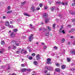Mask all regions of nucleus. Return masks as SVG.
Wrapping results in <instances>:
<instances>
[{"mask_svg": "<svg viewBox=\"0 0 75 75\" xmlns=\"http://www.w3.org/2000/svg\"><path fill=\"white\" fill-rule=\"evenodd\" d=\"M43 31H46L47 32H48V31H51V28H50V26H47L46 28H43Z\"/></svg>", "mask_w": 75, "mask_h": 75, "instance_id": "nucleus-1", "label": "nucleus"}, {"mask_svg": "<svg viewBox=\"0 0 75 75\" xmlns=\"http://www.w3.org/2000/svg\"><path fill=\"white\" fill-rule=\"evenodd\" d=\"M45 32V35L46 37H48L50 35V33L48 31L46 32V31H44Z\"/></svg>", "mask_w": 75, "mask_h": 75, "instance_id": "nucleus-2", "label": "nucleus"}, {"mask_svg": "<svg viewBox=\"0 0 75 75\" xmlns=\"http://www.w3.org/2000/svg\"><path fill=\"white\" fill-rule=\"evenodd\" d=\"M33 35H31L29 37V41L31 42V40L33 39Z\"/></svg>", "mask_w": 75, "mask_h": 75, "instance_id": "nucleus-3", "label": "nucleus"}, {"mask_svg": "<svg viewBox=\"0 0 75 75\" xmlns=\"http://www.w3.org/2000/svg\"><path fill=\"white\" fill-rule=\"evenodd\" d=\"M30 9L33 12H34V11H35V7H34V6H32L31 7Z\"/></svg>", "mask_w": 75, "mask_h": 75, "instance_id": "nucleus-4", "label": "nucleus"}, {"mask_svg": "<svg viewBox=\"0 0 75 75\" xmlns=\"http://www.w3.org/2000/svg\"><path fill=\"white\" fill-rule=\"evenodd\" d=\"M74 31H75V28H72L71 30L69 31V33H73V32H74Z\"/></svg>", "mask_w": 75, "mask_h": 75, "instance_id": "nucleus-5", "label": "nucleus"}, {"mask_svg": "<svg viewBox=\"0 0 75 75\" xmlns=\"http://www.w3.org/2000/svg\"><path fill=\"white\" fill-rule=\"evenodd\" d=\"M10 36L12 38H14V37H15V34H14V33L12 32L11 33Z\"/></svg>", "mask_w": 75, "mask_h": 75, "instance_id": "nucleus-6", "label": "nucleus"}, {"mask_svg": "<svg viewBox=\"0 0 75 75\" xmlns=\"http://www.w3.org/2000/svg\"><path fill=\"white\" fill-rule=\"evenodd\" d=\"M47 63L48 64H51V62L50 61H51V59L50 58H48L47 59Z\"/></svg>", "mask_w": 75, "mask_h": 75, "instance_id": "nucleus-7", "label": "nucleus"}, {"mask_svg": "<svg viewBox=\"0 0 75 75\" xmlns=\"http://www.w3.org/2000/svg\"><path fill=\"white\" fill-rule=\"evenodd\" d=\"M27 70V69L25 68L22 69H21V72H24Z\"/></svg>", "mask_w": 75, "mask_h": 75, "instance_id": "nucleus-8", "label": "nucleus"}, {"mask_svg": "<svg viewBox=\"0 0 75 75\" xmlns=\"http://www.w3.org/2000/svg\"><path fill=\"white\" fill-rule=\"evenodd\" d=\"M71 54L72 55H75V51L73 50L71 51Z\"/></svg>", "mask_w": 75, "mask_h": 75, "instance_id": "nucleus-9", "label": "nucleus"}, {"mask_svg": "<svg viewBox=\"0 0 75 75\" xmlns=\"http://www.w3.org/2000/svg\"><path fill=\"white\" fill-rule=\"evenodd\" d=\"M36 58H38L36 59L37 60H39V59H40V54H37L36 57Z\"/></svg>", "mask_w": 75, "mask_h": 75, "instance_id": "nucleus-10", "label": "nucleus"}, {"mask_svg": "<svg viewBox=\"0 0 75 75\" xmlns=\"http://www.w3.org/2000/svg\"><path fill=\"white\" fill-rule=\"evenodd\" d=\"M47 16H48V15L47 13H44L43 14V17L44 18L47 17Z\"/></svg>", "mask_w": 75, "mask_h": 75, "instance_id": "nucleus-11", "label": "nucleus"}, {"mask_svg": "<svg viewBox=\"0 0 75 75\" xmlns=\"http://www.w3.org/2000/svg\"><path fill=\"white\" fill-rule=\"evenodd\" d=\"M11 42L12 45H14V44H16V42L14 40H12L11 41Z\"/></svg>", "mask_w": 75, "mask_h": 75, "instance_id": "nucleus-12", "label": "nucleus"}, {"mask_svg": "<svg viewBox=\"0 0 75 75\" xmlns=\"http://www.w3.org/2000/svg\"><path fill=\"white\" fill-rule=\"evenodd\" d=\"M50 67L49 66H47L45 67V69H47V70H48V71H50Z\"/></svg>", "mask_w": 75, "mask_h": 75, "instance_id": "nucleus-13", "label": "nucleus"}, {"mask_svg": "<svg viewBox=\"0 0 75 75\" xmlns=\"http://www.w3.org/2000/svg\"><path fill=\"white\" fill-rule=\"evenodd\" d=\"M5 25H6V26H8V25H9V22L6 21V23Z\"/></svg>", "mask_w": 75, "mask_h": 75, "instance_id": "nucleus-14", "label": "nucleus"}, {"mask_svg": "<svg viewBox=\"0 0 75 75\" xmlns=\"http://www.w3.org/2000/svg\"><path fill=\"white\" fill-rule=\"evenodd\" d=\"M61 68L62 69H65V66L64 65H62L61 66Z\"/></svg>", "mask_w": 75, "mask_h": 75, "instance_id": "nucleus-15", "label": "nucleus"}, {"mask_svg": "<svg viewBox=\"0 0 75 75\" xmlns=\"http://www.w3.org/2000/svg\"><path fill=\"white\" fill-rule=\"evenodd\" d=\"M24 15L25 16H28V17H29L30 16L29 14L27 13H24Z\"/></svg>", "mask_w": 75, "mask_h": 75, "instance_id": "nucleus-16", "label": "nucleus"}, {"mask_svg": "<svg viewBox=\"0 0 75 75\" xmlns=\"http://www.w3.org/2000/svg\"><path fill=\"white\" fill-rule=\"evenodd\" d=\"M49 21V20L48 19H47L45 20V23H46V24H47V23H48Z\"/></svg>", "mask_w": 75, "mask_h": 75, "instance_id": "nucleus-17", "label": "nucleus"}, {"mask_svg": "<svg viewBox=\"0 0 75 75\" xmlns=\"http://www.w3.org/2000/svg\"><path fill=\"white\" fill-rule=\"evenodd\" d=\"M25 50L23 49L21 51V54H24Z\"/></svg>", "mask_w": 75, "mask_h": 75, "instance_id": "nucleus-18", "label": "nucleus"}, {"mask_svg": "<svg viewBox=\"0 0 75 75\" xmlns=\"http://www.w3.org/2000/svg\"><path fill=\"white\" fill-rule=\"evenodd\" d=\"M34 65H37L38 63H37V62L36 61H35L34 62Z\"/></svg>", "mask_w": 75, "mask_h": 75, "instance_id": "nucleus-19", "label": "nucleus"}, {"mask_svg": "<svg viewBox=\"0 0 75 75\" xmlns=\"http://www.w3.org/2000/svg\"><path fill=\"white\" fill-rule=\"evenodd\" d=\"M55 70L57 72H59L60 71V70L59 68L56 69Z\"/></svg>", "mask_w": 75, "mask_h": 75, "instance_id": "nucleus-20", "label": "nucleus"}, {"mask_svg": "<svg viewBox=\"0 0 75 75\" xmlns=\"http://www.w3.org/2000/svg\"><path fill=\"white\" fill-rule=\"evenodd\" d=\"M56 4H61V2L60 1H58L56 2Z\"/></svg>", "mask_w": 75, "mask_h": 75, "instance_id": "nucleus-21", "label": "nucleus"}, {"mask_svg": "<svg viewBox=\"0 0 75 75\" xmlns=\"http://www.w3.org/2000/svg\"><path fill=\"white\" fill-rule=\"evenodd\" d=\"M17 29H15L13 30V32L14 33H16V32H17Z\"/></svg>", "mask_w": 75, "mask_h": 75, "instance_id": "nucleus-22", "label": "nucleus"}, {"mask_svg": "<svg viewBox=\"0 0 75 75\" xmlns=\"http://www.w3.org/2000/svg\"><path fill=\"white\" fill-rule=\"evenodd\" d=\"M12 11H8L6 13L8 14H9V13H12Z\"/></svg>", "mask_w": 75, "mask_h": 75, "instance_id": "nucleus-23", "label": "nucleus"}, {"mask_svg": "<svg viewBox=\"0 0 75 75\" xmlns=\"http://www.w3.org/2000/svg\"><path fill=\"white\" fill-rule=\"evenodd\" d=\"M1 44L3 45L4 44V41H2L1 42Z\"/></svg>", "mask_w": 75, "mask_h": 75, "instance_id": "nucleus-24", "label": "nucleus"}, {"mask_svg": "<svg viewBox=\"0 0 75 75\" xmlns=\"http://www.w3.org/2000/svg\"><path fill=\"white\" fill-rule=\"evenodd\" d=\"M36 10L37 11L39 10L40 9V7H39V6H38L36 8Z\"/></svg>", "mask_w": 75, "mask_h": 75, "instance_id": "nucleus-25", "label": "nucleus"}, {"mask_svg": "<svg viewBox=\"0 0 75 75\" xmlns=\"http://www.w3.org/2000/svg\"><path fill=\"white\" fill-rule=\"evenodd\" d=\"M50 70L49 71H52L53 69V68H52V67H50Z\"/></svg>", "mask_w": 75, "mask_h": 75, "instance_id": "nucleus-26", "label": "nucleus"}, {"mask_svg": "<svg viewBox=\"0 0 75 75\" xmlns=\"http://www.w3.org/2000/svg\"><path fill=\"white\" fill-rule=\"evenodd\" d=\"M67 60L68 62H70V61H71V59L69 58H67Z\"/></svg>", "mask_w": 75, "mask_h": 75, "instance_id": "nucleus-27", "label": "nucleus"}, {"mask_svg": "<svg viewBox=\"0 0 75 75\" xmlns=\"http://www.w3.org/2000/svg\"><path fill=\"white\" fill-rule=\"evenodd\" d=\"M62 42H65V39L64 38L62 39Z\"/></svg>", "mask_w": 75, "mask_h": 75, "instance_id": "nucleus-28", "label": "nucleus"}, {"mask_svg": "<svg viewBox=\"0 0 75 75\" xmlns=\"http://www.w3.org/2000/svg\"><path fill=\"white\" fill-rule=\"evenodd\" d=\"M27 71H28V72H30L31 71V69H27Z\"/></svg>", "mask_w": 75, "mask_h": 75, "instance_id": "nucleus-29", "label": "nucleus"}, {"mask_svg": "<svg viewBox=\"0 0 75 75\" xmlns=\"http://www.w3.org/2000/svg\"><path fill=\"white\" fill-rule=\"evenodd\" d=\"M74 3H75V0H74V3L72 4V6H73V7H74V6H75Z\"/></svg>", "mask_w": 75, "mask_h": 75, "instance_id": "nucleus-30", "label": "nucleus"}, {"mask_svg": "<svg viewBox=\"0 0 75 75\" xmlns=\"http://www.w3.org/2000/svg\"><path fill=\"white\" fill-rule=\"evenodd\" d=\"M27 51H25V50L23 54H27Z\"/></svg>", "mask_w": 75, "mask_h": 75, "instance_id": "nucleus-31", "label": "nucleus"}, {"mask_svg": "<svg viewBox=\"0 0 75 75\" xmlns=\"http://www.w3.org/2000/svg\"><path fill=\"white\" fill-rule=\"evenodd\" d=\"M25 1H24L23 2L21 3V4H22V5H24V4H25Z\"/></svg>", "mask_w": 75, "mask_h": 75, "instance_id": "nucleus-32", "label": "nucleus"}, {"mask_svg": "<svg viewBox=\"0 0 75 75\" xmlns=\"http://www.w3.org/2000/svg\"><path fill=\"white\" fill-rule=\"evenodd\" d=\"M47 46H45L43 47V48L44 49H45H45H47Z\"/></svg>", "mask_w": 75, "mask_h": 75, "instance_id": "nucleus-33", "label": "nucleus"}, {"mask_svg": "<svg viewBox=\"0 0 75 75\" xmlns=\"http://www.w3.org/2000/svg\"><path fill=\"white\" fill-rule=\"evenodd\" d=\"M51 9L52 11H54V8L52 7L51 8Z\"/></svg>", "mask_w": 75, "mask_h": 75, "instance_id": "nucleus-34", "label": "nucleus"}, {"mask_svg": "<svg viewBox=\"0 0 75 75\" xmlns=\"http://www.w3.org/2000/svg\"><path fill=\"white\" fill-rule=\"evenodd\" d=\"M32 55L33 57H34V56L35 55V54L34 53H32Z\"/></svg>", "mask_w": 75, "mask_h": 75, "instance_id": "nucleus-35", "label": "nucleus"}, {"mask_svg": "<svg viewBox=\"0 0 75 75\" xmlns=\"http://www.w3.org/2000/svg\"><path fill=\"white\" fill-rule=\"evenodd\" d=\"M54 48L55 50H57V49H58V47L57 46H54Z\"/></svg>", "mask_w": 75, "mask_h": 75, "instance_id": "nucleus-36", "label": "nucleus"}, {"mask_svg": "<svg viewBox=\"0 0 75 75\" xmlns=\"http://www.w3.org/2000/svg\"><path fill=\"white\" fill-rule=\"evenodd\" d=\"M62 33H63V34H65V30H63L62 31Z\"/></svg>", "mask_w": 75, "mask_h": 75, "instance_id": "nucleus-37", "label": "nucleus"}, {"mask_svg": "<svg viewBox=\"0 0 75 75\" xmlns=\"http://www.w3.org/2000/svg\"><path fill=\"white\" fill-rule=\"evenodd\" d=\"M8 27H9V28H11L12 27H13V25H10L8 26Z\"/></svg>", "mask_w": 75, "mask_h": 75, "instance_id": "nucleus-38", "label": "nucleus"}, {"mask_svg": "<svg viewBox=\"0 0 75 75\" xmlns=\"http://www.w3.org/2000/svg\"><path fill=\"white\" fill-rule=\"evenodd\" d=\"M3 49H2L0 51V54H2L3 53Z\"/></svg>", "mask_w": 75, "mask_h": 75, "instance_id": "nucleus-39", "label": "nucleus"}, {"mask_svg": "<svg viewBox=\"0 0 75 75\" xmlns=\"http://www.w3.org/2000/svg\"><path fill=\"white\" fill-rule=\"evenodd\" d=\"M56 66H57V67H59V64L58 63H57L56 64Z\"/></svg>", "mask_w": 75, "mask_h": 75, "instance_id": "nucleus-40", "label": "nucleus"}, {"mask_svg": "<svg viewBox=\"0 0 75 75\" xmlns=\"http://www.w3.org/2000/svg\"><path fill=\"white\" fill-rule=\"evenodd\" d=\"M59 33L60 34H62V31L60 30H59Z\"/></svg>", "mask_w": 75, "mask_h": 75, "instance_id": "nucleus-41", "label": "nucleus"}, {"mask_svg": "<svg viewBox=\"0 0 75 75\" xmlns=\"http://www.w3.org/2000/svg\"><path fill=\"white\" fill-rule=\"evenodd\" d=\"M31 56H30V55H28L27 56V58H28V59H29V58H30V57Z\"/></svg>", "mask_w": 75, "mask_h": 75, "instance_id": "nucleus-42", "label": "nucleus"}, {"mask_svg": "<svg viewBox=\"0 0 75 75\" xmlns=\"http://www.w3.org/2000/svg\"><path fill=\"white\" fill-rule=\"evenodd\" d=\"M29 59H30V60L32 59H33V57H31V56H30V57L29 58Z\"/></svg>", "mask_w": 75, "mask_h": 75, "instance_id": "nucleus-43", "label": "nucleus"}, {"mask_svg": "<svg viewBox=\"0 0 75 75\" xmlns=\"http://www.w3.org/2000/svg\"><path fill=\"white\" fill-rule=\"evenodd\" d=\"M39 6H40V7H42V4H39Z\"/></svg>", "mask_w": 75, "mask_h": 75, "instance_id": "nucleus-44", "label": "nucleus"}, {"mask_svg": "<svg viewBox=\"0 0 75 75\" xmlns=\"http://www.w3.org/2000/svg\"><path fill=\"white\" fill-rule=\"evenodd\" d=\"M12 47H13V49H16V46H13Z\"/></svg>", "mask_w": 75, "mask_h": 75, "instance_id": "nucleus-45", "label": "nucleus"}, {"mask_svg": "<svg viewBox=\"0 0 75 75\" xmlns=\"http://www.w3.org/2000/svg\"><path fill=\"white\" fill-rule=\"evenodd\" d=\"M21 66L22 67H25V65H24V64H22L21 65Z\"/></svg>", "mask_w": 75, "mask_h": 75, "instance_id": "nucleus-46", "label": "nucleus"}, {"mask_svg": "<svg viewBox=\"0 0 75 75\" xmlns=\"http://www.w3.org/2000/svg\"><path fill=\"white\" fill-rule=\"evenodd\" d=\"M15 45H17V46H19V44L18 43H16Z\"/></svg>", "mask_w": 75, "mask_h": 75, "instance_id": "nucleus-47", "label": "nucleus"}, {"mask_svg": "<svg viewBox=\"0 0 75 75\" xmlns=\"http://www.w3.org/2000/svg\"><path fill=\"white\" fill-rule=\"evenodd\" d=\"M27 49L29 50H30V49H31V48H30V47H27Z\"/></svg>", "mask_w": 75, "mask_h": 75, "instance_id": "nucleus-48", "label": "nucleus"}, {"mask_svg": "<svg viewBox=\"0 0 75 75\" xmlns=\"http://www.w3.org/2000/svg\"><path fill=\"white\" fill-rule=\"evenodd\" d=\"M17 54H19L20 53V51L18 50L16 51Z\"/></svg>", "mask_w": 75, "mask_h": 75, "instance_id": "nucleus-49", "label": "nucleus"}, {"mask_svg": "<svg viewBox=\"0 0 75 75\" xmlns=\"http://www.w3.org/2000/svg\"><path fill=\"white\" fill-rule=\"evenodd\" d=\"M44 8H45V10H47V7L45 6L44 7Z\"/></svg>", "mask_w": 75, "mask_h": 75, "instance_id": "nucleus-50", "label": "nucleus"}, {"mask_svg": "<svg viewBox=\"0 0 75 75\" xmlns=\"http://www.w3.org/2000/svg\"><path fill=\"white\" fill-rule=\"evenodd\" d=\"M41 44H42V45H45V43L44 42H42Z\"/></svg>", "mask_w": 75, "mask_h": 75, "instance_id": "nucleus-51", "label": "nucleus"}, {"mask_svg": "<svg viewBox=\"0 0 75 75\" xmlns=\"http://www.w3.org/2000/svg\"><path fill=\"white\" fill-rule=\"evenodd\" d=\"M55 26V24H54L53 25V28H54Z\"/></svg>", "mask_w": 75, "mask_h": 75, "instance_id": "nucleus-52", "label": "nucleus"}, {"mask_svg": "<svg viewBox=\"0 0 75 75\" xmlns=\"http://www.w3.org/2000/svg\"><path fill=\"white\" fill-rule=\"evenodd\" d=\"M62 4L63 5H65V3L63 2L62 3Z\"/></svg>", "mask_w": 75, "mask_h": 75, "instance_id": "nucleus-53", "label": "nucleus"}, {"mask_svg": "<svg viewBox=\"0 0 75 75\" xmlns=\"http://www.w3.org/2000/svg\"><path fill=\"white\" fill-rule=\"evenodd\" d=\"M64 4L66 6H67V5H68V3H64Z\"/></svg>", "mask_w": 75, "mask_h": 75, "instance_id": "nucleus-54", "label": "nucleus"}, {"mask_svg": "<svg viewBox=\"0 0 75 75\" xmlns=\"http://www.w3.org/2000/svg\"><path fill=\"white\" fill-rule=\"evenodd\" d=\"M31 29H35V28L34 27H31Z\"/></svg>", "mask_w": 75, "mask_h": 75, "instance_id": "nucleus-55", "label": "nucleus"}, {"mask_svg": "<svg viewBox=\"0 0 75 75\" xmlns=\"http://www.w3.org/2000/svg\"><path fill=\"white\" fill-rule=\"evenodd\" d=\"M8 50H10L11 49V47L9 46L8 47Z\"/></svg>", "mask_w": 75, "mask_h": 75, "instance_id": "nucleus-56", "label": "nucleus"}, {"mask_svg": "<svg viewBox=\"0 0 75 75\" xmlns=\"http://www.w3.org/2000/svg\"><path fill=\"white\" fill-rule=\"evenodd\" d=\"M72 14L73 15H74V16H75V12H73V13H72Z\"/></svg>", "mask_w": 75, "mask_h": 75, "instance_id": "nucleus-57", "label": "nucleus"}, {"mask_svg": "<svg viewBox=\"0 0 75 75\" xmlns=\"http://www.w3.org/2000/svg\"><path fill=\"white\" fill-rule=\"evenodd\" d=\"M10 67H9L8 68V70H9V69H10Z\"/></svg>", "mask_w": 75, "mask_h": 75, "instance_id": "nucleus-58", "label": "nucleus"}, {"mask_svg": "<svg viewBox=\"0 0 75 75\" xmlns=\"http://www.w3.org/2000/svg\"><path fill=\"white\" fill-rule=\"evenodd\" d=\"M72 21L74 22V21L75 22V19H73L72 20Z\"/></svg>", "mask_w": 75, "mask_h": 75, "instance_id": "nucleus-59", "label": "nucleus"}, {"mask_svg": "<svg viewBox=\"0 0 75 75\" xmlns=\"http://www.w3.org/2000/svg\"><path fill=\"white\" fill-rule=\"evenodd\" d=\"M68 27H71V26L70 25H68Z\"/></svg>", "mask_w": 75, "mask_h": 75, "instance_id": "nucleus-60", "label": "nucleus"}, {"mask_svg": "<svg viewBox=\"0 0 75 75\" xmlns=\"http://www.w3.org/2000/svg\"><path fill=\"white\" fill-rule=\"evenodd\" d=\"M56 21H59V20H58V19H56V20H55Z\"/></svg>", "mask_w": 75, "mask_h": 75, "instance_id": "nucleus-61", "label": "nucleus"}, {"mask_svg": "<svg viewBox=\"0 0 75 75\" xmlns=\"http://www.w3.org/2000/svg\"><path fill=\"white\" fill-rule=\"evenodd\" d=\"M70 14H72V13H73V12L70 11Z\"/></svg>", "mask_w": 75, "mask_h": 75, "instance_id": "nucleus-62", "label": "nucleus"}, {"mask_svg": "<svg viewBox=\"0 0 75 75\" xmlns=\"http://www.w3.org/2000/svg\"><path fill=\"white\" fill-rule=\"evenodd\" d=\"M42 30V28H39V30H40V31H41V30Z\"/></svg>", "mask_w": 75, "mask_h": 75, "instance_id": "nucleus-63", "label": "nucleus"}, {"mask_svg": "<svg viewBox=\"0 0 75 75\" xmlns=\"http://www.w3.org/2000/svg\"><path fill=\"white\" fill-rule=\"evenodd\" d=\"M11 75H16V74L15 73H13Z\"/></svg>", "mask_w": 75, "mask_h": 75, "instance_id": "nucleus-64", "label": "nucleus"}]
</instances>
